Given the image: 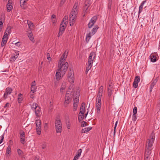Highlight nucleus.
I'll return each mask as SVG.
<instances>
[{
	"label": "nucleus",
	"mask_w": 160,
	"mask_h": 160,
	"mask_svg": "<svg viewBox=\"0 0 160 160\" xmlns=\"http://www.w3.org/2000/svg\"><path fill=\"white\" fill-rule=\"evenodd\" d=\"M17 151L18 154L20 155H21L22 154V152L20 149H17Z\"/></svg>",
	"instance_id": "nucleus-47"
},
{
	"label": "nucleus",
	"mask_w": 160,
	"mask_h": 160,
	"mask_svg": "<svg viewBox=\"0 0 160 160\" xmlns=\"http://www.w3.org/2000/svg\"><path fill=\"white\" fill-rule=\"evenodd\" d=\"M98 28L99 27L98 25H96L95 26L94 28L92 29L91 31L89 32L87 34L86 38V41L87 42H89L91 36L93 35L95 33Z\"/></svg>",
	"instance_id": "nucleus-4"
},
{
	"label": "nucleus",
	"mask_w": 160,
	"mask_h": 160,
	"mask_svg": "<svg viewBox=\"0 0 160 160\" xmlns=\"http://www.w3.org/2000/svg\"><path fill=\"white\" fill-rule=\"evenodd\" d=\"M35 114L37 117H39L42 114L40 108L39 106L36 108L35 110Z\"/></svg>",
	"instance_id": "nucleus-11"
},
{
	"label": "nucleus",
	"mask_w": 160,
	"mask_h": 160,
	"mask_svg": "<svg viewBox=\"0 0 160 160\" xmlns=\"http://www.w3.org/2000/svg\"><path fill=\"white\" fill-rule=\"evenodd\" d=\"M85 108H80V111L81 112V113H84L85 112Z\"/></svg>",
	"instance_id": "nucleus-56"
},
{
	"label": "nucleus",
	"mask_w": 160,
	"mask_h": 160,
	"mask_svg": "<svg viewBox=\"0 0 160 160\" xmlns=\"http://www.w3.org/2000/svg\"><path fill=\"white\" fill-rule=\"evenodd\" d=\"M82 151V149H81L78 150L77 152V154L74 157L73 160H77L78 159V158L80 157L81 155Z\"/></svg>",
	"instance_id": "nucleus-13"
},
{
	"label": "nucleus",
	"mask_w": 160,
	"mask_h": 160,
	"mask_svg": "<svg viewBox=\"0 0 160 160\" xmlns=\"http://www.w3.org/2000/svg\"><path fill=\"white\" fill-rule=\"evenodd\" d=\"M16 53V56H14L11 57L12 59V60L13 61H14L16 59V58L18 57V56L19 55V53H18V52Z\"/></svg>",
	"instance_id": "nucleus-37"
},
{
	"label": "nucleus",
	"mask_w": 160,
	"mask_h": 160,
	"mask_svg": "<svg viewBox=\"0 0 160 160\" xmlns=\"http://www.w3.org/2000/svg\"><path fill=\"white\" fill-rule=\"evenodd\" d=\"M11 152V148L10 147L8 146L7 149V153L9 154Z\"/></svg>",
	"instance_id": "nucleus-46"
},
{
	"label": "nucleus",
	"mask_w": 160,
	"mask_h": 160,
	"mask_svg": "<svg viewBox=\"0 0 160 160\" xmlns=\"http://www.w3.org/2000/svg\"><path fill=\"white\" fill-rule=\"evenodd\" d=\"M155 134L152 132L150 137V139L147 140L146 146L145 148L144 153V160H150V155L151 153L152 149V146L154 141Z\"/></svg>",
	"instance_id": "nucleus-1"
},
{
	"label": "nucleus",
	"mask_w": 160,
	"mask_h": 160,
	"mask_svg": "<svg viewBox=\"0 0 160 160\" xmlns=\"http://www.w3.org/2000/svg\"><path fill=\"white\" fill-rule=\"evenodd\" d=\"M78 104H77L75 103H73V111H74L77 110V107L78 106Z\"/></svg>",
	"instance_id": "nucleus-36"
},
{
	"label": "nucleus",
	"mask_w": 160,
	"mask_h": 160,
	"mask_svg": "<svg viewBox=\"0 0 160 160\" xmlns=\"http://www.w3.org/2000/svg\"><path fill=\"white\" fill-rule=\"evenodd\" d=\"M78 3H76L73 7L72 11L70 13L69 16V23L70 26L73 25L76 20L77 17V15L78 13L77 7Z\"/></svg>",
	"instance_id": "nucleus-2"
},
{
	"label": "nucleus",
	"mask_w": 160,
	"mask_h": 160,
	"mask_svg": "<svg viewBox=\"0 0 160 160\" xmlns=\"http://www.w3.org/2000/svg\"><path fill=\"white\" fill-rule=\"evenodd\" d=\"M41 127H36V131L38 135H39L41 133Z\"/></svg>",
	"instance_id": "nucleus-34"
},
{
	"label": "nucleus",
	"mask_w": 160,
	"mask_h": 160,
	"mask_svg": "<svg viewBox=\"0 0 160 160\" xmlns=\"http://www.w3.org/2000/svg\"><path fill=\"white\" fill-rule=\"evenodd\" d=\"M68 53V52L66 50L59 61H61V62H65L66 59L67 57Z\"/></svg>",
	"instance_id": "nucleus-10"
},
{
	"label": "nucleus",
	"mask_w": 160,
	"mask_h": 160,
	"mask_svg": "<svg viewBox=\"0 0 160 160\" xmlns=\"http://www.w3.org/2000/svg\"><path fill=\"white\" fill-rule=\"evenodd\" d=\"M101 107L97 108V111L98 113H99L100 111Z\"/></svg>",
	"instance_id": "nucleus-58"
},
{
	"label": "nucleus",
	"mask_w": 160,
	"mask_h": 160,
	"mask_svg": "<svg viewBox=\"0 0 160 160\" xmlns=\"http://www.w3.org/2000/svg\"><path fill=\"white\" fill-rule=\"evenodd\" d=\"M68 16H65L63 20H62V21H63L64 22H65L64 21H67L68 20Z\"/></svg>",
	"instance_id": "nucleus-53"
},
{
	"label": "nucleus",
	"mask_w": 160,
	"mask_h": 160,
	"mask_svg": "<svg viewBox=\"0 0 160 160\" xmlns=\"http://www.w3.org/2000/svg\"><path fill=\"white\" fill-rule=\"evenodd\" d=\"M27 24L29 28L33 26V23L30 21H27Z\"/></svg>",
	"instance_id": "nucleus-32"
},
{
	"label": "nucleus",
	"mask_w": 160,
	"mask_h": 160,
	"mask_svg": "<svg viewBox=\"0 0 160 160\" xmlns=\"http://www.w3.org/2000/svg\"><path fill=\"white\" fill-rule=\"evenodd\" d=\"M3 24V23L2 21V18H0V26H2Z\"/></svg>",
	"instance_id": "nucleus-63"
},
{
	"label": "nucleus",
	"mask_w": 160,
	"mask_h": 160,
	"mask_svg": "<svg viewBox=\"0 0 160 160\" xmlns=\"http://www.w3.org/2000/svg\"><path fill=\"white\" fill-rule=\"evenodd\" d=\"M23 97V95L21 93H20L18 95V101L19 103H20L22 100Z\"/></svg>",
	"instance_id": "nucleus-20"
},
{
	"label": "nucleus",
	"mask_w": 160,
	"mask_h": 160,
	"mask_svg": "<svg viewBox=\"0 0 160 160\" xmlns=\"http://www.w3.org/2000/svg\"><path fill=\"white\" fill-rule=\"evenodd\" d=\"M118 121H117L116 122V123H115V127L114 128V129H113V130H114V136L115 135V133H116V127H117V124H118Z\"/></svg>",
	"instance_id": "nucleus-41"
},
{
	"label": "nucleus",
	"mask_w": 160,
	"mask_h": 160,
	"mask_svg": "<svg viewBox=\"0 0 160 160\" xmlns=\"http://www.w3.org/2000/svg\"><path fill=\"white\" fill-rule=\"evenodd\" d=\"M9 106V103L8 102H7L5 104V105L4 106V108H5L7 107H8Z\"/></svg>",
	"instance_id": "nucleus-62"
},
{
	"label": "nucleus",
	"mask_w": 160,
	"mask_h": 160,
	"mask_svg": "<svg viewBox=\"0 0 160 160\" xmlns=\"http://www.w3.org/2000/svg\"><path fill=\"white\" fill-rule=\"evenodd\" d=\"M72 97V95L70 94L67 92L66 93L65 98V102H64V105L65 107H67L68 104L71 102Z\"/></svg>",
	"instance_id": "nucleus-5"
},
{
	"label": "nucleus",
	"mask_w": 160,
	"mask_h": 160,
	"mask_svg": "<svg viewBox=\"0 0 160 160\" xmlns=\"http://www.w3.org/2000/svg\"><path fill=\"white\" fill-rule=\"evenodd\" d=\"M79 92H78V94H77L76 97L74 98V103H75L77 104H78L79 100Z\"/></svg>",
	"instance_id": "nucleus-19"
},
{
	"label": "nucleus",
	"mask_w": 160,
	"mask_h": 160,
	"mask_svg": "<svg viewBox=\"0 0 160 160\" xmlns=\"http://www.w3.org/2000/svg\"><path fill=\"white\" fill-rule=\"evenodd\" d=\"M150 58L151 61L153 62H155L157 60V57L156 55H155L153 54H151V55Z\"/></svg>",
	"instance_id": "nucleus-21"
},
{
	"label": "nucleus",
	"mask_w": 160,
	"mask_h": 160,
	"mask_svg": "<svg viewBox=\"0 0 160 160\" xmlns=\"http://www.w3.org/2000/svg\"><path fill=\"white\" fill-rule=\"evenodd\" d=\"M140 81V77L138 76H136L135 78L134 81L133 82V86L135 88L138 86V83Z\"/></svg>",
	"instance_id": "nucleus-9"
},
{
	"label": "nucleus",
	"mask_w": 160,
	"mask_h": 160,
	"mask_svg": "<svg viewBox=\"0 0 160 160\" xmlns=\"http://www.w3.org/2000/svg\"><path fill=\"white\" fill-rule=\"evenodd\" d=\"M55 126H62V123L59 118H57L55 121Z\"/></svg>",
	"instance_id": "nucleus-15"
},
{
	"label": "nucleus",
	"mask_w": 160,
	"mask_h": 160,
	"mask_svg": "<svg viewBox=\"0 0 160 160\" xmlns=\"http://www.w3.org/2000/svg\"><path fill=\"white\" fill-rule=\"evenodd\" d=\"M85 104L84 102H82V103L81 106V108H85Z\"/></svg>",
	"instance_id": "nucleus-61"
},
{
	"label": "nucleus",
	"mask_w": 160,
	"mask_h": 160,
	"mask_svg": "<svg viewBox=\"0 0 160 160\" xmlns=\"http://www.w3.org/2000/svg\"><path fill=\"white\" fill-rule=\"evenodd\" d=\"M72 76H74V72L72 70H70L69 71L68 77H71Z\"/></svg>",
	"instance_id": "nucleus-30"
},
{
	"label": "nucleus",
	"mask_w": 160,
	"mask_h": 160,
	"mask_svg": "<svg viewBox=\"0 0 160 160\" xmlns=\"http://www.w3.org/2000/svg\"><path fill=\"white\" fill-rule=\"evenodd\" d=\"M21 138H24L25 136V134L24 132H23L20 135Z\"/></svg>",
	"instance_id": "nucleus-54"
},
{
	"label": "nucleus",
	"mask_w": 160,
	"mask_h": 160,
	"mask_svg": "<svg viewBox=\"0 0 160 160\" xmlns=\"http://www.w3.org/2000/svg\"><path fill=\"white\" fill-rule=\"evenodd\" d=\"M6 32H7L8 33H10L11 32L10 28L8 27L6 30Z\"/></svg>",
	"instance_id": "nucleus-51"
},
{
	"label": "nucleus",
	"mask_w": 160,
	"mask_h": 160,
	"mask_svg": "<svg viewBox=\"0 0 160 160\" xmlns=\"http://www.w3.org/2000/svg\"><path fill=\"white\" fill-rule=\"evenodd\" d=\"M20 142H21L22 144H24L25 143V141L24 138H20Z\"/></svg>",
	"instance_id": "nucleus-44"
},
{
	"label": "nucleus",
	"mask_w": 160,
	"mask_h": 160,
	"mask_svg": "<svg viewBox=\"0 0 160 160\" xmlns=\"http://www.w3.org/2000/svg\"><path fill=\"white\" fill-rule=\"evenodd\" d=\"M108 96L110 97L112 94L113 90L112 86L111 85H109L108 88Z\"/></svg>",
	"instance_id": "nucleus-12"
},
{
	"label": "nucleus",
	"mask_w": 160,
	"mask_h": 160,
	"mask_svg": "<svg viewBox=\"0 0 160 160\" xmlns=\"http://www.w3.org/2000/svg\"><path fill=\"white\" fill-rule=\"evenodd\" d=\"M112 5V0H108V8L110 9L111 8Z\"/></svg>",
	"instance_id": "nucleus-39"
},
{
	"label": "nucleus",
	"mask_w": 160,
	"mask_h": 160,
	"mask_svg": "<svg viewBox=\"0 0 160 160\" xmlns=\"http://www.w3.org/2000/svg\"><path fill=\"white\" fill-rule=\"evenodd\" d=\"M55 128L57 133H60L61 132L62 128V126H55Z\"/></svg>",
	"instance_id": "nucleus-25"
},
{
	"label": "nucleus",
	"mask_w": 160,
	"mask_h": 160,
	"mask_svg": "<svg viewBox=\"0 0 160 160\" xmlns=\"http://www.w3.org/2000/svg\"><path fill=\"white\" fill-rule=\"evenodd\" d=\"M68 79L69 82L73 83L74 82V76H72L71 77H68Z\"/></svg>",
	"instance_id": "nucleus-29"
},
{
	"label": "nucleus",
	"mask_w": 160,
	"mask_h": 160,
	"mask_svg": "<svg viewBox=\"0 0 160 160\" xmlns=\"http://www.w3.org/2000/svg\"><path fill=\"white\" fill-rule=\"evenodd\" d=\"M9 1V0L8 1V3L7 5V9L8 12H10L12 9V6L11 5L12 3L10 2Z\"/></svg>",
	"instance_id": "nucleus-18"
},
{
	"label": "nucleus",
	"mask_w": 160,
	"mask_h": 160,
	"mask_svg": "<svg viewBox=\"0 0 160 160\" xmlns=\"http://www.w3.org/2000/svg\"><path fill=\"white\" fill-rule=\"evenodd\" d=\"M31 107L32 110H34L37 107H39L38 105L35 102L33 103L30 105Z\"/></svg>",
	"instance_id": "nucleus-26"
},
{
	"label": "nucleus",
	"mask_w": 160,
	"mask_h": 160,
	"mask_svg": "<svg viewBox=\"0 0 160 160\" xmlns=\"http://www.w3.org/2000/svg\"><path fill=\"white\" fill-rule=\"evenodd\" d=\"M12 90L11 88H8L6 89L5 93H6L8 95H9L11 94V93L12 92Z\"/></svg>",
	"instance_id": "nucleus-28"
},
{
	"label": "nucleus",
	"mask_w": 160,
	"mask_h": 160,
	"mask_svg": "<svg viewBox=\"0 0 160 160\" xmlns=\"http://www.w3.org/2000/svg\"><path fill=\"white\" fill-rule=\"evenodd\" d=\"M36 127H41V121L40 120H37L35 121Z\"/></svg>",
	"instance_id": "nucleus-27"
},
{
	"label": "nucleus",
	"mask_w": 160,
	"mask_h": 160,
	"mask_svg": "<svg viewBox=\"0 0 160 160\" xmlns=\"http://www.w3.org/2000/svg\"><path fill=\"white\" fill-rule=\"evenodd\" d=\"M157 82V80L156 79H155L151 83L150 85V93L151 92L153 88V87L155 85Z\"/></svg>",
	"instance_id": "nucleus-14"
},
{
	"label": "nucleus",
	"mask_w": 160,
	"mask_h": 160,
	"mask_svg": "<svg viewBox=\"0 0 160 160\" xmlns=\"http://www.w3.org/2000/svg\"><path fill=\"white\" fill-rule=\"evenodd\" d=\"M66 22H64L62 21L60 24V27H62V28H63L64 29H65L66 27Z\"/></svg>",
	"instance_id": "nucleus-33"
},
{
	"label": "nucleus",
	"mask_w": 160,
	"mask_h": 160,
	"mask_svg": "<svg viewBox=\"0 0 160 160\" xmlns=\"http://www.w3.org/2000/svg\"><path fill=\"white\" fill-rule=\"evenodd\" d=\"M8 36V34L7 33H6V32L4 33V34L3 35V38H2V39H7V37Z\"/></svg>",
	"instance_id": "nucleus-45"
},
{
	"label": "nucleus",
	"mask_w": 160,
	"mask_h": 160,
	"mask_svg": "<svg viewBox=\"0 0 160 160\" xmlns=\"http://www.w3.org/2000/svg\"><path fill=\"white\" fill-rule=\"evenodd\" d=\"M81 112L80 111L78 114V120L80 121L82 120L84 118V113H81Z\"/></svg>",
	"instance_id": "nucleus-22"
},
{
	"label": "nucleus",
	"mask_w": 160,
	"mask_h": 160,
	"mask_svg": "<svg viewBox=\"0 0 160 160\" xmlns=\"http://www.w3.org/2000/svg\"><path fill=\"white\" fill-rule=\"evenodd\" d=\"M28 0H20V3L21 7L23 9H25L24 5H25Z\"/></svg>",
	"instance_id": "nucleus-17"
},
{
	"label": "nucleus",
	"mask_w": 160,
	"mask_h": 160,
	"mask_svg": "<svg viewBox=\"0 0 160 160\" xmlns=\"http://www.w3.org/2000/svg\"><path fill=\"white\" fill-rule=\"evenodd\" d=\"M97 104L96 105V106L97 108L98 107H101V102H96Z\"/></svg>",
	"instance_id": "nucleus-52"
},
{
	"label": "nucleus",
	"mask_w": 160,
	"mask_h": 160,
	"mask_svg": "<svg viewBox=\"0 0 160 160\" xmlns=\"http://www.w3.org/2000/svg\"><path fill=\"white\" fill-rule=\"evenodd\" d=\"M47 59L48 60H51V57H50V55L49 53H48L47 54Z\"/></svg>",
	"instance_id": "nucleus-55"
},
{
	"label": "nucleus",
	"mask_w": 160,
	"mask_h": 160,
	"mask_svg": "<svg viewBox=\"0 0 160 160\" xmlns=\"http://www.w3.org/2000/svg\"><path fill=\"white\" fill-rule=\"evenodd\" d=\"M85 6L84 7L85 9H86V10L88 9V7L89 6V4L88 3V4L86 3V2H85Z\"/></svg>",
	"instance_id": "nucleus-57"
},
{
	"label": "nucleus",
	"mask_w": 160,
	"mask_h": 160,
	"mask_svg": "<svg viewBox=\"0 0 160 160\" xmlns=\"http://www.w3.org/2000/svg\"><path fill=\"white\" fill-rule=\"evenodd\" d=\"M88 66L86 67V68L87 69L90 70L91 69V68L92 67V64H89V63H88Z\"/></svg>",
	"instance_id": "nucleus-48"
},
{
	"label": "nucleus",
	"mask_w": 160,
	"mask_h": 160,
	"mask_svg": "<svg viewBox=\"0 0 160 160\" xmlns=\"http://www.w3.org/2000/svg\"><path fill=\"white\" fill-rule=\"evenodd\" d=\"M65 29H64V28H62V27H60L58 35V37H59L62 34L64 31Z\"/></svg>",
	"instance_id": "nucleus-23"
},
{
	"label": "nucleus",
	"mask_w": 160,
	"mask_h": 160,
	"mask_svg": "<svg viewBox=\"0 0 160 160\" xmlns=\"http://www.w3.org/2000/svg\"><path fill=\"white\" fill-rule=\"evenodd\" d=\"M8 95L5 92L4 93V95H3V97L5 99H6L7 98Z\"/></svg>",
	"instance_id": "nucleus-64"
},
{
	"label": "nucleus",
	"mask_w": 160,
	"mask_h": 160,
	"mask_svg": "<svg viewBox=\"0 0 160 160\" xmlns=\"http://www.w3.org/2000/svg\"><path fill=\"white\" fill-rule=\"evenodd\" d=\"M7 42V39H2V40L1 42V46L3 47L6 44Z\"/></svg>",
	"instance_id": "nucleus-35"
},
{
	"label": "nucleus",
	"mask_w": 160,
	"mask_h": 160,
	"mask_svg": "<svg viewBox=\"0 0 160 160\" xmlns=\"http://www.w3.org/2000/svg\"><path fill=\"white\" fill-rule=\"evenodd\" d=\"M28 37L29 39L31 41H32L33 39V37L32 33L31 32L28 33Z\"/></svg>",
	"instance_id": "nucleus-31"
},
{
	"label": "nucleus",
	"mask_w": 160,
	"mask_h": 160,
	"mask_svg": "<svg viewBox=\"0 0 160 160\" xmlns=\"http://www.w3.org/2000/svg\"><path fill=\"white\" fill-rule=\"evenodd\" d=\"M65 86H64L63 85H62L61 86V89H60V91L61 92H62V91L63 90H64L65 89Z\"/></svg>",
	"instance_id": "nucleus-60"
},
{
	"label": "nucleus",
	"mask_w": 160,
	"mask_h": 160,
	"mask_svg": "<svg viewBox=\"0 0 160 160\" xmlns=\"http://www.w3.org/2000/svg\"><path fill=\"white\" fill-rule=\"evenodd\" d=\"M137 111V108L136 107H135L133 110V114H136Z\"/></svg>",
	"instance_id": "nucleus-42"
},
{
	"label": "nucleus",
	"mask_w": 160,
	"mask_h": 160,
	"mask_svg": "<svg viewBox=\"0 0 160 160\" xmlns=\"http://www.w3.org/2000/svg\"><path fill=\"white\" fill-rule=\"evenodd\" d=\"M64 74H62V72H61L60 71H58L57 69L56 72L55 74L56 79L58 81L61 79Z\"/></svg>",
	"instance_id": "nucleus-8"
},
{
	"label": "nucleus",
	"mask_w": 160,
	"mask_h": 160,
	"mask_svg": "<svg viewBox=\"0 0 160 160\" xmlns=\"http://www.w3.org/2000/svg\"><path fill=\"white\" fill-rule=\"evenodd\" d=\"M102 96L97 95L96 102H101Z\"/></svg>",
	"instance_id": "nucleus-40"
},
{
	"label": "nucleus",
	"mask_w": 160,
	"mask_h": 160,
	"mask_svg": "<svg viewBox=\"0 0 160 160\" xmlns=\"http://www.w3.org/2000/svg\"><path fill=\"white\" fill-rule=\"evenodd\" d=\"M31 91L32 92V93H34L36 91V88L35 86H31Z\"/></svg>",
	"instance_id": "nucleus-38"
},
{
	"label": "nucleus",
	"mask_w": 160,
	"mask_h": 160,
	"mask_svg": "<svg viewBox=\"0 0 160 160\" xmlns=\"http://www.w3.org/2000/svg\"><path fill=\"white\" fill-rule=\"evenodd\" d=\"M3 135H4V134L2 135L1 137H0V138H1V139L0 140V142H1V143L2 142V141H3V140L4 139V136H3Z\"/></svg>",
	"instance_id": "nucleus-59"
},
{
	"label": "nucleus",
	"mask_w": 160,
	"mask_h": 160,
	"mask_svg": "<svg viewBox=\"0 0 160 160\" xmlns=\"http://www.w3.org/2000/svg\"><path fill=\"white\" fill-rule=\"evenodd\" d=\"M68 67V63L67 62L59 61L58 65V71L62 72V74H65L67 71Z\"/></svg>",
	"instance_id": "nucleus-3"
},
{
	"label": "nucleus",
	"mask_w": 160,
	"mask_h": 160,
	"mask_svg": "<svg viewBox=\"0 0 160 160\" xmlns=\"http://www.w3.org/2000/svg\"><path fill=\"white\" fill-rule=\"evenodd\" d=\"M137 119L136 114H133L132 120L133 121H135Z\"/></svg>",
	"instance_id": "nucleus-43"
},
{
	"label": "nucleus",
	"mask_w": 160,
	"mask_h": 160,
	"mask_svg": "<svg viewBox=\"0 0 160 160\" xmlns=\"http://www.w3.org/2000/svg\"><path fill=\"white\" fill-rule=\"evenodd\" d=\"M146 2V0L143 1L141 3L139 7V9L138 11V14H139L142 11L143 6L145 2Z\"/></svg>",
	"instance_id": "nucleus-16"
},
{
	"label": "nucleus",
	"mask_w": 160,
	"mask_h": 160,
	"mask_svg": "<svg viewBox=\"0 0 160 160\" xmlns=\"http://www.w3.org/2000/svg\"><path fill=\"white\" fill-rule=\"evenodd\" d=\"M87 126V122L85 121H82V122L81 127H85Z\"/></svg>",
	"instance_id": "nucleus-49"
},
{
	"label": "nucleus",
	"mask_w": 160,
	"mask_h": 160,
	"mask_svg": "<svg viewBox=\"0 0 160 160\" xmlns=\"http://www.w3.org/2000/svg\"><path fill=\"white\" fill-rule=\"evenodd\" d=\"M102 91H103V87L102 86H101L99 88L98 92L102 93Z\"/></svg>",
	"instance_id": "nucleus-50"
},
{
	"label": "nucleus",
	"mask_w": 160,
	"mask_h": 160,
	"mask_svg": "<svg viewBox=\"0 0 160 160\" xmlns=\"http://www.w3.org/2000/svg\"><path fill=\"white\" fill-rule=\"evenodd\" d=\"M96 57V54L94 52H92L90 53L88 58V63L92 64L93 60Z\"/></svg>",
	"instance_id": "nucleus-6"
},
{
	"label": "nucleus",
	"mask_w": 160,
	"mask_h": 160,
	"mask_svg": "<svg viewBox=\"0 0 160 160\" xmlns=\"http://www.w3.org/2000/svg\"><path fill=\"white\" fill-rule=\"evenodd\" d=\"M97 19V17L96 16H94L91 19L88 24V27L89 28H92L96 22Z\"/></svg>",
	"instance_id": "nucleus-7"
},
{
	"label": "nucleus",
	"mask_w": 160,
	"mask_h": 160,
	"mask_svg": "<svg viewBox=\"0 0 160 160\" xmlns=\"http://www.w3.org/2000/svg\"><path fill=\"white\" fill-rule=\"evenodd\" d=\"M92 128V127H89L87 128H86L83 129H82V133H86L89 131L90 130H91Z\"/></svg>",
	"instance_id": "nucleus-24"
}]
</instances>
